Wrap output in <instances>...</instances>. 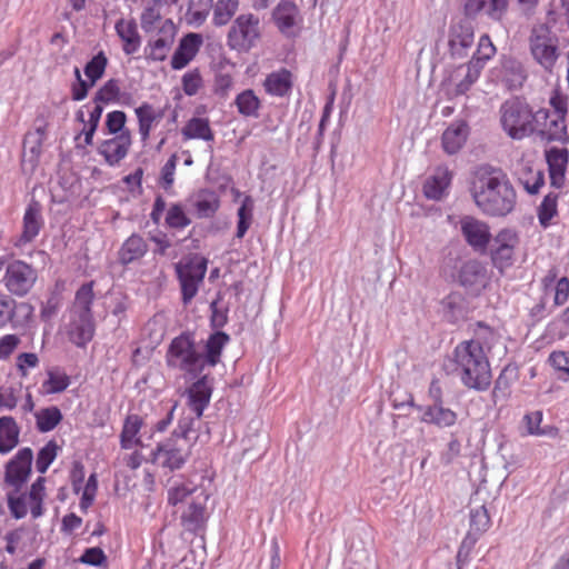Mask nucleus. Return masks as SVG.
Instances as JSON below:
<instances>
[{
  "mask_svg": "<svg viewBox=\"0 0 569 569\" xmlns=\"http://www.w3.org/2000/svg\"><path fill=\"white\" fill-rule=\"evenodd\" d=\"M219 207L220 200L218 196L211 191H202L194 202L199 218L212 217L218 211Z\"/></svg>",
  "mask_w": 569,
  "mask_h": 569,
  "instance_id": "obj_49",
  "label": "nucleus"
},
{
  "mask_svg": "<svg viewBox=\"0 0 569 569\" xmlns=\"http://www.w3.org/2000/svg\"><path fill=\"white\" fill-rule=\"evenodd\" d=\"M260 19L253 13H243L236 18L229 29L227 42L230 49L248 52L260 39Z\"/></svg>",
  "mask_w": 569,
  "mask_h": 569,
  "instance_id": "obj_8",
  "label": "nucleus"
},
{
  "mask_svg": "<svg viewBox=\"0 0 569 569\" xmlns=\"http://www.w3.org/2000/svg\"><path fill=\"white\" fill-rule=\"evenodd\" d=\"M127 114L121 110H114L107 113L106 128L110 134H121V132L130 131L126 128Z\"/></svg>",
  "mask_w": 569,
  "mask_h": 569,
  "instance_id": "obj_58",
  "label": "nucleus"
},
{
  "mask_svg": "<svg viewBox=\"0 0 569 569\" xmlns=\"http://www.w3.org/2000/svg\"><path fill=\"white\" fill-rule=\"evenodd\" d=\"M120 87L116 79H110L96 92L94 102L110 103L119 101Z\"/></svg>",
  "mask_w": 569,
  "mask_h": 569,
  "instance_id": "obj_57",
  "label": "nucleus"
},
{
  "mask_svg": "<svg viewBox=\"0 0 569 569\" xmlns=\"http://www.w3.org/2000/svg\"><path fill=\"white\" fill-rule=\"evenodd\" d=\"M176 33L177 30L172 20H164L157 34L148 41L144 48L146 58L152 61L166 60L173 46Z\"/></svg>",
  "mask_w": 569,
  "mask_h": 569,
  "instance_id": "obj_15",
  "label": "nucleus"
},
{
  "mask_svg": "<svg viewBox=\"0 0 569 569\" xmlns=\"http://www.w3.org/2000/svg\"><path fill=\"white\" fill-rule=\"evenodd\" d=\"M37 429L40 432L53 430L62 420V413L56 406L42 408L34 413Z\"/></svg>",
  "mask_w": 569,
  "mask_h": 569,
  "instance_id": "obj_46",
  "label": "nucleus"
},
{
  "mask_svg": "<svg viewBox=\"0 0 569 569\" xmlns=\"http://www.w3.org/2000/svg\"><path fill=\"white\" fill-rule=\"evenodd\" d=\"M70 377L61 369L52 368L47 371V379L42 382L46 395L60 393L70 386Z\"/></svg>",
  "mask_w": 569,
  "mask_h": 569,
  "instance_id": "obj_45",
  "label": "nucleus"
},
{
  "mask_svg": "<svg viewBox=\"0 0 569 569\" xmlns=\"http://www.w3.org/2000/svg\"><path fill=\"white\" fill-rule=\"evenodd\" d=\"M446 368L449 373L456 375L467 389L487 391L491 386L489 357L477 339L459 342L448 357Z\"/></svg>",
  "mask_w": 569,
  "mask_h": 569,
  "instance_id": "obj_2",
  "label": "nucleus"
},
{
  "mask_svg": "<svg viewBox=\"0 0 569 569\" xmlns=\"http://www.w3.org/2000/svg\"><path fill=\"white\" fill-rule=\"evenodd\" d=\"M177 154H172L161 169V186L164 189H170L174 181V173L177 168Z\"/></svg>",
  "mask_w": 569,
  "mask_h": 569,
  "instance_id": "obj_64",
  "label": "nucleus"
},
{
  "mask_svg": "<svg viewBox=\"0 0 569 569\" xmlns=\"http://www.w3.org/2000/svg\"><path fill=\"white\" fill-rule=\"evenodd\" d=\"M451 180L452 172L448 167H437L433 174H431L423 183V194L428 199L440 200L449 188Z\"/></svg>",
  "mask_w": 569,
  "mask_h": 569,
  "instance_id": "obj_29",
  "label": "nucleus"
},
{
  "mask_svg": "<svg viewBox=\"0 0 569 569\" xmlns=\"http://www.w3.org/2000/svg\"><path fill=\"white\" fill-rule=\"evenodd\" d=\"M458 278L466 288L482 286L486 280V267L478 260H469L461 266Z\"/></svg>",
  "mask_w": 569,
  "mask_h": 569,
  "instance_id": "obj_37",
  "label": "nucleus"
},
{
  "mask_svg": "<svg viewBox=\"0 0 569 569\" xmlns=\"http://www.w3.org/2000/svg\"><path fill=\"white\" fill-rule=\"evenodd\" d=\"M46 479L39 477L30 487L26 495L27 505L30 507L32 518L37 519L43 515V500L46 497Z\"/></svg>",
  "mask_w": 569,
  "mask_h": 569,
  "instance_id": "obj_43",
  "label": "nucleus"
},
{
  "mask_svg": "<svg viewBox=\"0 0 569 569\" xmlns=\"http://www.w3.org/2000/svg\"><path fill=\"white\" fill-rule=\"evenodd\" d=\"M476 206L488 216L505 217L517 202L516 191L507 174L498 168L480 167L471 184Z\"/></svg>",
  "mask_w": 569,
  "mask_h": 569,
  "instance_id": "obj_1",
  "label": "nucleus"
},
{
  "mask_svg": "<svg viewBox=\"0 0 569 569\" xmlns=\"http://www.w3.org/2000/svg\"><path fill=\"white\" fill-rule=\"evenodd\" d=\"M238 7V0H218L213 7V24L219 27L227 24L234 16Z\"/></svg>",
  "mask_w": 569,
  "mask_h": 569,
  "instance_id": "obj_51",
  "label": "nucleus"
},
{
  "mask_svg": "<svg viewBox=\"0 0 569 569\" xmlns=\"http://www.w3.org/2000/svg\"><path fill=\"white\" fill-rule=\"evenodd\" d=\"M144 426L143 418L138 413H129L124 418L122 429L120 432V447L121 449L129 450L133 447H141L142 440L140 430Z\"/></svg>",
  "mask_w": 569,
  "mask_h": 569,
  "instance_id": "obj_31",
  "label": "nucleus"
},
{
  "mask_svg": "<svg viewBox=\"0 0 569 569\" xmlns=\"http://www.w3.org/2000/svg\"><path fill=\"white\" fill-rule=\"evenodd\" d=\"M515 174L528 193H538L545 184V176L537 163L522 156L515 166Z\"/></svg>",
  "mask_w": 569,
  "mask_h": 569,
  "instance_id": "obj_17",
  "label": "nucleus"
},
{
  "mask_svg": "<svg viewBox=\"0 0 569 569\" xmlns=\"http://www.w3.org/2000/svg\"><path fill=\"white\" fill-rule=\"evenodd\" d=\"M491 526L488 509L485 506L477 507L470 511L469 536L476 539L483 535Z\"/></svg>",
  "mask_w": 569,
  "mask_h": 569,
  "instance_id": "obj_48",
  "label": "nucleus"
},
{
  "mask_svg": "<svg viewBox=\"0 0 569 569\" xmlns=\"http://www.w3.org/2000/svg\"><path fill=\"white\" fill-rule=\"evenodd\" d=\"M230 338L226 332L216 331L211 333L206 342L202 353V367H216L220 362L221 353Z\"/></svg>",
  "mask_w": 569,
  "mask_h": 569,
  "instance_id": "obj_35",
  "label": "nucleus"
},
{
  "mask_svg": "<svg viewBox=\"0 0 569 569\" xmlns=\"http://www.w3.org/2000/svg\"><path fill=\"white\" fill-rule=\"evenodd\" d=\"M58 445L56 441H49L38 453L36 468L40 473H44L58 455Z\"/></svg>",
  "mask_w": 569,
  "mask_h": 569,
  "instance_id": "obj_56",
  "label": "nucleus"
},
{
  "mask_svg": "<svg viewBox=\"0 0 569 569\" xmlns=\"http://www.w3.org/2000/svg\"><path fill=\"white\" fill-rule=\"evenodd\" d=\"M192 422H179L171 437L157 445L152 457L153 462L163 469L174 471L181 469L191 456V443L188 433Z\"/></svg>",
  "mask_w": 569,
  "mask_h": 569,
  "instance_id": "obj_4",
  "label": "nucleus"
},
{
  "mask_svg": "<svg viewBox=\"0 0 569 569\" xmlns=\"http://www.w3.org/2000/svg\"><path fill=\"white\" fill-rule=\"evenodd\" d=\"M16 301L0 291V329L6 327L13 318Z\"/></svg>",
  "mask_w": 569,
  "mask_h": 569,
  "instance_id": "obj_62",
  "label": "nucleus"
},
{
  "mask_svg": "<svg viewBox=\"0 0 569 569\" xmlns=\"http://www.w3.org/2000/svg\"><path fill=\"white\" fill-rule=\"evenodd\" d=\"M8 493V508L10 513L16 519H22L28 513V505L26 495Z\"/></svg>",
  "mask_w": 569,
  "mask_h": 569,
  "instance_id": "obj_60",
  "label": "nucleus"
},
{
  "mask_svg": "<svg viewBox=\"0 0 569 569\" xmlns=\"http://www.w3.org/2000/svg\"><path fill=\"white\" fill-rule=\"evenodd\" d=\"M107 66L108 58L103 51H99L90 61L87 62L84 67V74L88 80L91 81V84H96L97 81L103 77Z\"/></svg>",
  "mask_w": 569,
  "mask_h": 569,
  "instance_id": "obj_53",
  "label": "nucleus"
},
{
  "mask_svg": "<svg viewBox=\"0 0 569 569\" xmlns=\"http://www.w3.org/2000/svg\"><path fill=\"white\" fill-rule=\"evenodd\" d=\"M549 104L553 109L551 114L567 117L568 97L560 88H555L549 97Z\"/></svg>",
  "mask_w": 569,
  "mask_h": 569,
  "instance_id": "obj_61",
  "label": "nucleus"
},
{
  "mask_svg": "<svg viewBox=\"0 0 569 569\" xmlns=\"http://www.w3.org/2000/svg\"><path fill=\"white\" fill-rule=\"evenodd\" d=\"M181 136L184 141L193 139L206 142L214 141V132L208 118L193 117L189 119L181 129Z\"/></svg>",
  "mask_w": 569,
  "mask_h": 569,
  "instance_id": "obj_34",
  "label": "nucleus"
},
{
  "mask_svg": "<svg viewBox=\"0 0 569 569\" xmlns=\"http://www.w3.org/2000/svg\"><path fill=\"white\" fill-rule=\"evenodd\" d=\"M537 123H539L538 132L542 139L561 144L569 142L566 117L553 116L549 110L540 109L537 111Z\"/></svg>",
  "mask_w": 569,
  "mask_h": 569,
  "instance_id": "obj_14",
  "label": "nucleus"
},
{
  "mask_svg": "<svg viewBox=\"0 0 569 569\" xmlns=\"http://www.w3.org/2000/svg\"><path fill=\"white\" fill-rule=\"evenodd\" d=\"M148 250L144 239L139 234L130 236L119 250V261L122 264H129L142 258Z\"/></svg>",
  "mask_w": 569,
  "mask_h": 569,
  "instance_id": "obj_39",
  "label": "nucleus"
},
{
  "mask_svg": "<svg viewBox=\"0 0 569 569\" xmlns=\"http://www.w3.org/2000/svg\"><path fill=\"white\" fill-rule=\"evenodd\" d=\"M497 54V47L488 33L480 36L477 48L468 61L475 68L482 72L487 63Z\"/></svg>",
  "mask_w": 569,
  "mask_h": 569,
  "instance_id": "obj_38",
  "label": "nucleus"
},
{
  "mask_svg": "<svg viewBox=\"0 0 569 569\" xmlns=\"http://www.w3.org/2000/svg\"><path fill=\"white\" fill-rule=\"evenodd\" d=\"M499 122L509 138L522 140L537 130V112L525 98L511 97L499 108Z\"/></svg>",
  "mask_w": 569,
  "mask_h": 569,
  "instance_id": "obj_3",
  "label": "nucleus"
},
{
  "mask_svg": "<svg viewBox=\"0 0 569 569\" xmlns=\"http://www.w3.org/2000/svg\"><path fill=\"white\" fill-rule=\"evenodd\" d=\"M48 127V117L44 114H39L36 118L34 132L28 133L24 138L23 147H29V151L36 157H39V154L41 153L42 144L47 137Z\"/></svg>",
  "mask_w": 569,
  "mask_h": 569,
  "instance_id": "obj_42",
  "label": "nucleus"
},
{
  "mask_svg": "<svg viewBox=\"0 0 569 569\" xmlns=\"http://www.w3.org/2000/svg\"><path fill=\"white\" fill-rule=\"evenodd\" d=\"M134 114L138 121L140 140L142 143H146L150 139L153 128L162 120L163 110L144 101L134 109Z\"/></svg>",
  "mask_w": 569,
  "mask_h": 569,
  "instance_id": "obj_23",
  "label": "nucleus"
},
{
  "mask_svg": "<svg viewBox=\"0 0 569 569\" xmlns=\"http://www.w3.org/2000/svg\"><path fill=\"white\" fill-rule=\"evenodd\" d=\"M174 512L180 513V523L184 530L196 532L204 522L206 501L191 498L187 505L176 509Z\"/></svg>",
  "mask_w": 569,
  "mask_h": 569,
  "instance_id": "obj_28",
  "label": "nucleus"
},
{
  "mask_svg": "<svg viewBox=\"0 0 569 569\" xmlns=\"http://www.w3.org/2000/svg\"><path fill=\"white\" fill-rule=\"evenodd\" d=\"M166 365L170 369L192 376L203 371L202 352L199 351L191 332H182L171 340L166 352Z\"/></svg>",
  "mask_w": 569,
  "mask_h": 569,
  "instance_id": "obj_5",
  "label": "nucleus"
},
{
  "mask_svg": "<svg viewBox=\"0 0 569 569\" xmlns=\"http://www.w3.org/2000/svg\"><path fill=\"white\" fill-rule=\"evenodd\" d=\"M475 32L471 26L457 24L450 29L449 52L452 58H465L473 44Z\"/></svg>",
  "mask_w": 569,
  "mask_h": 569,
  "instance_id": "obj_26",
  "label": "nucleus"
},
{
  "mask_svg": "<svg viewBox=\"0 0 569 569\" xmlns=\"http://www.w3.org/2000/svg\"><path fill=\"white\" fill-rule=\"evenodd\" d=\"M131 146V132L124 131L121 132V134L102 141L98 148V152L109 166L114 167L128 156Z\"/></svg>",
  "mask_w": 569,
  "mask_h": 569,
  "instance_id": "obj_16",
  "label": "nucleus"
},
{
  "mask_svg": "<svg viewBox=\"0 0 569 569\" xmlns=\"http://www.w3.org/2000/svg\"><path fill=\"white\" fill-rule=\"evenodd\" d=\"M93 286L94 282L90 281L83 283L77 290L74 301L71 308V315L92 317L91 306L94 299Z\"/></svg>",
  "mask_w": 569,
  "mask_h": 569,
  "instance_id": "obj_41",
  "label": "nucleus"
},
{
  "mask_svg": "<svg viewBox=\"0 0 569 569\" xmlns=\"http://www.w3.org/2000/svg\"><path fill=\"white\" fill-rule=\"evenodd\" d=\"M197 491V486L191 482H176L167 491V502L169 506L178 509L187 505Z\"/></svg>",
  "mask_w": 569,
  "mask_h": 569,
  "instance_id": "obj_44",
  "label": "nucleus"
},
{
  "mask_svg": "<svg viewBox=\"0 0 569 569\" xmlns=\"http://www.w3.org/2000/svg\"><path fill=\"white\" fill-rule=\"evenodd\" d=\"M38 280V271L30 263L14 259L6 264L0 258V282L13 297H26L31 292Z\"/></svg>",
  "mask_w": 569,
  "mask_h": 569,
  "instance_id": "obj_6",
  "label": "nucleus"
},
{
  "mask_svg": "<svg viewBox=\"0 0 569 569\" xmlns=\"http://www.w3.org/2000/svg\"><path fill=\"white\" fill-rule=\"evenodd\" d=\"M558 214V194L548 193L538 207L539 223L543 228L551 224V220Z\"/></svg>",
  "mask_w": 569,
  "mask_h": 569,
  "instance_id": "obj_52",
  "label": "nucleus"
},
{
  "mask_svg": "<svg viewBox=\"0 0 569 569\" xmlns=\"http://www.w3.org/2000/svg\"><path fill=\"white\" fill-rule=\"evenodd\" d=\"M19 432V427L12 417L0 418V453H8L18 445Z\"/></svg>",
  "mask_w": 569,
  "mask_h": 569,
  "instance_id": "obj_40",
  "label": "nucleus"
},
{
  "mask_svg": "<svg viewBox=\"0 0 569 569\" xmlns=\"http://www.w3.org/2000/svg\"><path fill=\"white\" fill-rule=\"evenodd\" d=\"M93 318L88 316H73L68 330L69 339L78 347H84L93 338Z\"/></svg>",
  "mask_w": 569,
  "mask_h": 569,
  "instance_id": "obj_32",
  "label": "nucleus"
},
{
  "mask_svg": "<svg viewBox=\"0 0 569 569\" xmlns=\"http://www.w3.org/2000/svg\"><path fill=\"white\" fill-rule=\"evenodd\" d=\"M262 87L271 97H286L291 93L293 87V74L286 68H280L264 78Z\"/></svg>",
  "mask_w": 569,
  "mask_h": 569,
  "instance_id": "obj_27",
  "label": "nucleus"
},
{
  "mask_svg": "<svg viewBox=\"0 0 569 569\" xmlns=\"http://www.w3.org/2000/svg\"><path fill=\"white\" fill-rule=\"evenodd\" d=\"M535 60L547 71H552L559 57L558 38L546 24L533 27L529 39Z\"/></svg>",
  "mask_w": 569,
  "mask_h": 569,
  "instance_id": "obj_9",
  "label": "nucleus"
},
{
  "mask_svg": "<svg viewBox=\"0 0 569 569\" xmlns=\"http://www.w3.org/2000/svg\"><path fill=\"white\" fill-rule=\"evenodd\" d=\"M422 412L420 421L433 425L438 428H450L457 423L458 415L456 411L442 406V402L432 406H415Z\"/></svg>",
  "mask_w": 569,
  "mask_h": 569,
  "instance_id": "obj_25",
  "label": "nucleus"
},
{
  "mask_svg": "<svg viewBox=\"0 0 569 569\" xmlns=\"http://www.w3.org/2000/svg\"><path fill=\"white\" fill-rule=\"evenodd\" d=\"M117 36L122 41V50L127 56L134 54L141 46V37L133 19H119L114 26Z\"/></svg>",
  "mask_w": 569,
  "mask_h": 569,
  "instance_id": "obj_30",
  "label": "nucleus"
},
{
  "mask_svg": "<svg viewBox=\"0 0 569 569\" xmlns=\"http://www.w3.org/2000/svg\"><path fill=\"white\" fill-rule=\"evenodd\" d=\"M550 182L556 188L563 187L569 161V151L566 148H550L546 151Z\"/></svg>",
  "mask_w": 569,
  "mask_h": 569,
  "instance_id": "obj_24",
  "label": "nucleus"
},
{
  "mask_svg": "<svg viewBox=\"0 0 569 569\" xmlns=\"http://www.w3.org/2000/svg\"><path fill=\"white\" fill-rule=\"evenodd\" d=\"M527 430L529 435L532 436H549V437H557L559 433V429L556 427H545L541 428L540 425L542 422V412L541 411H533L530 413H527L523 417Z\"/></svg>",
  "mask_w": 569,
  "mask_h": 569,
  "instance_id": "obj_50",
  "label": "nucleus"
},
{
  "mask_svg": "<svg viewBox=\"0 0 569 569\" xmlns=\"http://www.w3.org/2000/svg\"><path fill=\"white\" fill-rule=\"evenodd\" d=\"M253 201L250 196H247L240 208L238 209V224H237V238L242 239L247 233L252 222Z\"/></svg>",
  "mask_w": 569,
  "mask_h": 569,
  "instance_id": "obj_54",
  "label": "nucleus"
},
{
  "mask_svg": "<svg viewBox=\"0 0 569 569\" xmlns=\"http://www.w3.org/2000/svg\"><path fill=\"white\" fill-rule=\"evenodd\" d=\"M272 20L286 38L295 39L300 34L302 18L293 1H280L272 11Z\"/></svg>",
  "mask_w": 569,
  "mask_h": 569,
  "instance_id": "obj_11",
  "label": "nucleus"
},
{
  "mask_svg": "<svg viewBox=\"0 0 569 569\" xmlns=\"http://www.w3.org/2000/svg\"><path fill=\"white\" fill-rule=\"evenodd\" d=\"M191 223V219L186 213L181 203H172L166 214V224L171 229H184Z\"/></svg>",
  "mask_w": 569,
  "mask_h": 569,
  "instance_id": "obj_55",
  "label": "nucleus"
},
{
  "mask_svg": "<svg viewBox=\"0 0 569 569\" xmlns=\"http://www.w3.org/2000/svg\"><path fill=\"white\" fill-rule=\"evenodd\" d=\"M234 106L240 116L244 118H258L262 101L252 89H244L234 98Z\"/></svg>",
  "mask_w": 569,
  "mask_h": 569,
  "instance_id": "obj_36",
  "label": "nucleus"
},
{
  "mask_svg": "<svg viewBox=\"0 0 569 569\" xmlns=\"http://www.w3.org/2000/svg\"><path fill=\"white\" fill-rule=\"evenodd\" d=\"M552 368L559 372V378L569 380V351H552L549 356Z\"/></svg>",
  "mask_w": 569,
  "mask_h": 569,
  "instance_id": "obj_59",
  "label": "nucleus"
},
{
  "mask_svg": "<svg viewBox=\"0 0 569 569\" xmlns=\"http://www.w3.org/2000/svg\"><path fill=\"white\" fill-rule=\"evenodd\" d=\"M469 136V127L465 121L451 123L442 133L441 143L446 153H457L466 143Z\"/></svg>",
  "mask_w": 569,
  "mask_h": 569,
  "instance_id": "obj_33",
  "label": "nucleus"
},
{
  "mask_svg": "<svg viewBox=\"0 0 569 569\" xmlns=\"http://www.w3.org/2000/svg\"><path fill=\"white\" fill-rule=\"evenodd\" d=\"M492 240L490 258L493 267L502 273L516 262L520 236L515 229L503 228L496 233Z\"/></svg>",
  "mask_w": 569,
  "mask_h": 569,
  "instance_id": "obj_10",
  "label": "nucleus"
},
{
  "mask_svg": "<svg viewBox=\"0 0 569 569\" xmlns=\"http://www.w3.org/2000/svg\"><path fill=\"white\" fill-rule=\"evenodd\" d=\"M509 8V0H466L465 14L469 18L486 16L493 21H501Z\"/></svg>",
  "mask_w": 569,
  "mask_h": 569,
  "instance_id": "obj_18",
  "label": "nucleus"
},
{
  "mask_svg": "<svg viewBox=\"0 0 569 569\" xmlns=\"http://www.w3.org/2000/svg\"><path fill=\"white\" fill-rule=\"evenodd\" d=\"M203 39L199 33H188L179 42L177 50L171 58V68L181 70L194 59L202 46Z\"/></svg>",
  "mask_w": 569,
  "mask_h": 569,
  "instance_id": "obj_22",
  "label": "nucleus"
},
{
  "mask_svg": "<svg viewBox=\"0 0 569 569\" xmlns=\"http://www.w3.org/2000/svg\"><path fill=\"white\" fill-rule=\"evenodd\" d=\"M459 223L466 242L473 250L483 252L492 239L489 224L472 216L462 217Z\"/></svg>",
  "mask_w": 569,
  "mask_h": 569,
  "instance_id": "obj_13",
  "label": "nucleus"
},
{
  "mask_svg": "<svg viewBox=\"0 0 569 569\" xmlns=\"http://www.w3.org/2000/svg\"><path fill=\"white\" fill-rule=\"evenodd\" d=\"M212 395V386L208 375L201 376L187 390L188 406L200 419L204 409L209 406Z\"/></svg>",
  "mask_w": 569,
  "mask_h": 569,
  "instance_id": "obj_21",
  "label": "nucleus"
},
{
  "mask_svg": "<svg viewBox=\"0 0 569 569\" xmlns=\"http://www.w3.org/2000/svg\"><path fill=\"white\" fill-rule=\"evenodd\" d=\"M98 490L97 475L92 473L87 480L82 496L80 499V508L82 511H87L88 508L93 503L94 497Z\"/></svg>",
  "mask_w": 569,
  "mask_h": 569,
  "instance_id": "obj_63",
  "label": "nucleus"
},
{
  "mask_svg": "<svg viewBox=\"0 0 569 569\" xmlns=\"http://www.w3.org/2000/svg\"><path fill=\"white\" fill-rule=\"evenodd\" d=\"M502 68V81L506 83L508 89L512 90L520 88L527 78L522 66L516 60L508 59L503 62Z\"/></svg>",
  "mask_w": 569,
  "mask_h": 569,
  "instance_id": "obj_47",
  "label": "nucleus"
},
{
  "mask_svg": "<svg viewBox=\"0 0 569 569\" xmlns=\"http://www.w3.org/2000/svg\"><path fill=\"white\" fill-rule=\"evenodd\" d=\"M32 459V450L30 448H22L7 463L4 480L9 486L14 488L16 492H19L27 482L31 473Z\"/></svg>",
  "mask_w": 569,
  "mask_h": 569,
  "instance_id": "obj_12",
  "label": "nucleus"
},
{
  "mask_svg": "<svg viewBox=\"0 0 569 569\" xmlns=\"http://www.w3.org/2000/svg\"><path fill=\"white\" fill-rule=\"evenodd\" d=\"M481 71L469 62L456 67L448 77L450 93L455 97L466 94L479 80Z\"/></svg>",
  "mask_w": 569,
  "mask_h": 569,
  "instance_id": "obj_20",
  "label": "nucleus"
},
{
  "mask_svg": "<svg viewBox=\"0 0 569 569\" xmlns=\"http://www.w3.org/2000/svg\"><path fill=\"white\" fill-rule=\"evenodd\" d=\"M206 258L193 254L176 264V273L180 282L181 298L184 305L191 302L197 296L200 284L207 273Z\"/></svg>",
  "mask_w": 569,
  "mask_h": 569,
  "instance_id": "obj_7",
  "label": "nucleus"
},
{
  "mask_svg": "<svg viewBox=\"0 0 569 569\" xmlns=\"http://www.w3.org/2000/svg\"><path fill=\"white\" fill-rule=\"evenodd\" d=\"M44 226L42 217V207L39 201L32 199L26 208L22 218V231L19 238V244L24 246L32 242Z\"/></svg>",
  "mask_w": 569,
  "mask_h": 569,
  "instance_id": "obj_19",
  "label": "nucleus"
}]
</instances>
